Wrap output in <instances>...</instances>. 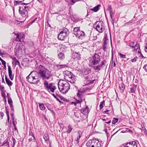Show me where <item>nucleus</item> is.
<instances>
[{"mask_svg":"<svg viewBox=\"0 0 147 147\" xmlns=\"http://www.w3.org/2000/svg\"><path fill=\"white\" fill-rule=\"evenodd\" d=\"M101 5L100 4L94 7L93 8L91 9L90 10L95 12H97L99 9V7Z\"/></svg>","mask_w":147,"mask_h":147,"instance_id":"obj_17","label":"nucleus"},{"mask_svg":"<svg viewBox=\"0 0 147 147\" xmlns=\"http://www.w3.org/2000/svg\"><path fill=\"white\" fill-rule=\"evenodd\" d=\"M57 67L59 69H60L63 68H64L66 67H67L68 66L66 65H60L58 64L57 65Z\"/></svg>","mask_w":147,"mask_h":147,"instance_id":"obj_21","label":"nucleus"},{"mask_svg":"<svg viewBox=\"0 0 147 147\" xmlns=\"http://www.w3.org/2000/svg\"><path fill=\"white\" fill-rule=\"evenodd\" d=\"M58 58L61 60L64 59L65 58V56L64 54L62 53H60L58 55Z\"/></svg>","mask_w":147,"mask_h":147,"instance_id":"obj_19","label":"nucleus"},{"mask_svg":"<svg viewBox=\"0 0 147 147\" xmlns=\"http://www.w3.org/2000/svg\"><path fill=\"white\" fill-rule=\"evenodd\" d=\"M9 78L11 80H13V79L14 76L12 74L9 75Z\"/></svg>","mask_w":147,"mask_h":147,"instance_id":"obj_48","label":"nucleus"},{"mask_svg":"<svg viewBox=\"0 0 147 147\" xmlns=\"http://www.w3.org/2000/svg\"><path fill=\"white\" fill-rule=\"evenodd\" d=\"M70 73H71V72L67 70H66L63 72V74L67 76L68 75H69V74Z\"/></svg>","mask_w":147,"mask_h":147,"instance_id":"obj_35","label":"nucleus"},{"mask_svg":"<svg viewBox=\"0 0 147 147\" xmlns=\"http://www.w3.org/2000/svg\"><path fill=\"white\" fill-rule=\"evenodd\" d=\"M3 145L5 146H6V145H7L8 146V147H9V142H8L7 141H5L3 144Z\"/></svg>","mask_w":147,"mask_h":147,"instance_id":"obj_43","label":"nucleus"},{"mask_svg":"<svg viewBox=\"0 0 147 147\" xmlns=\"http://www.w3.org/2000/svg\"><path fill=\"white\" fill-rule=\"evenodd\" d=\"M81 93H80V92H78L77 93V96L78 97V99L82 98L81 96Z\"/></svg>","mask_w":147,"mask_h":147,"instance_id":"obj_47","label":"nucleus"},{"mask_svg":"<svg viewBox=\"0 0 147 147\" xmlns=\"http://www.w3.org/2000/svg\"><path fill=\"white\" fill-rule=\"evenodd\" d=\"M118 54L121 58L125 59L126 58V56L125 55H123L121 53H118Z\"/></svg>","mask_w":147,"mask_h":147,"instance_id":"obj_38","label":"nucleus"},{"mask_svg":"<svg viewBox=\"0 0 147 147\" xmlns=\"http://www.w3.org/2000/svg\"><path fill=\"white\" fill-rule=\"evenodd\" d=\"M12 140L13 141V144H11V146L12 147H14L16 143V140L13 137L12 138Z\"/></svg>","mask_w":147,"mask_h":147,"instance_id":"obj_37","label":"nucleus"},{"mask_svg":"<svg viewBox=\"0 0 147 147\" xmlns=\"http://www.w3.org/2000/svg\"><path fill=\"white\" fill-rule=\"evenodd\" d=\"M1 95L4 98H5V97H6L5 93L3 91H2L1 92Z\"/></svg>","mask_w":147,"mask_h":147,"instance_id":"obj_44","label":"nucleus"},{"mask_svg":"<svg viewBox=\"0 0 147 147\" xmlns=\"http://www.w3.org/2000/svg\"><path fill=\"white\" fill-rule=\"evenodd\" d=\"M100 56L97 53H95L89 60V66L93 68L95 71H99L103 68L107 62L106 60L101 61L100 64H99L100 61Z\"/></svg>","mask_w":147,"mask_h":147,"instance_id":"obj_1","label":"nucleus"},{"mask_svg":"<svg viewBox=\"0 0 147 147\" xmlns=\"http://www.w3.org/2000/svg\"><path fill=\"white\" fill-rule=\"evenodd\" d=\"M8 71L9 75L12 74V71L11 70V67L10 66H8Z\"/></svg>","mask_w":147,"mask_h":147,"instance_id":"obj_40","label":"nucleus"},{"mask_svg":"<svg viewBox=\"0 0 147 147\" xmlns=\"http://www.w3.org/2000/svg\"><path fill=\"white\" fill-rule=\"evenodd\" d=\"M138 57L137 56H135L133 59H131V61L132 62H135L136 61Z\"/></svg>","mask_w":147,"mask_h":147,"instance_id":"obj_41","label":"nucleus"},{"mask_svg":"<svg viewBox=\"0 0 147 147\" xmlns=\"http://www.w3.org/2000/svg\"><path fill=\"white\" fill-rule=\"evenodd\" d=\"M58 87L61 92L65 94L68 92L70 89V85L67 82L60 80L58 83Z\"/></svg>","mask_w":147,"mask_h":147,"instance_id":"obj_2","label":"nucleus"},{"mask_svg":"<svg viewBox=\"0 0 147 147\" xmlns=\"http://www.w3.org/2000/svg\"><path fill=\"white\" fill-rule=\"evenodd\" d=\"M69 33L68 30L67 28H65L61 31L60 33V34L63 35L66 38Z\"/></svg>","mask_w":147,"mask_h":147,"instance_id":"obj_14","label":"nucleus"},{"mask_svg":"<svg viewBox=\"0 0 147 147\" xmlns=\"http://www.w3.org/2000/svg\"><path fill=\"white\" fill-rule=\"evenodd\" d=\"M80 20L78 18H76L74 20H73V21L75 22H77L78 21H79Z\"/></svg>","mask_w":147,"mask_h":147,"instance_id":"obj_62","label":"nucleus"},{"mask_svg":"<svg viewBox=\"0 0 147 147\" xmlns=\"http://www.w3.org/2000/svg\"><path fill=\"white\" fill-rule=\"evenodd\" d=\"M105 103V101H103L102 102H100V105L99 106L100 107V109L101 110L103 108V104Z\"/></svg>","mask_w":147,"mask_h":147,"instance_id":"obj_39","label":"nucleus"},{"mask_svg":"<svg viewBox=\"0 0 147 147\" xmlns=\"http://www.w3.org/2000/svg\"><path fill=\"white\" fill-rule=\"evenodd\" d=\"M145 71L147 72V64L145 65L143 67Z\"/></svg>","mask_w":147,"mask_h":147,"instance_id":"obj_51","label":"nucleus"},{"mask_svg":"<svg viewBox=\"0 0 147 147\" xmlns=\"http://www.w3.org/2000/svg\"><path fill=\"white\" fill-rule=\"evenodd\" d=\"M92 87H86L85 88V90H91L92 89Z\"/></svg>","mask_w":147,"mask_h":147,"instance_id":"obj_55","label":"nucleus"},{"mask_svg":"<svg viewBox=\"0 0 147 147\" xmlns=\"http://www.w3.org/2000/svg\"><path fill=\"white\" fill-rule=\"evenodd\" d=\"M28 6H20L19 7V12L21 16L23 17L27 18L28 16Z\"/></svg>","mask_w":147,"mask_h":147,"instance_id":"obj_7","label":"nucleus"},{"mask_svg":"<svg viewBox=\"0 0 147 147\" xmlns=\"http://www.w3.org/2000/svg\"><path fill=\"white\" fill-rule=\"evenodd\" d=\"M71 80H68V81L71 83L74 84L75 83L76 79V76L74 75L71 72V73L69 74L67 76Z\"/></svg>","mask_w":147,"mask_h":147,"instance_id":"obj_12","label":"nucleus"},{"mask_svg":"<svg viewBox=\"0 0 147 147\" xmlns=\"http://www.w3.org/2000/svg\"><path fill=\"white\" fill-rule=\"evenodd\" d=\"M136 85L134 84L131 88H130L131 92V93H134L136 90Z\"/></svg>","mask_w":147,"mask_h":147,"instance_id":"obj_24","label":"nucleus"},{"mask_svg":"<svg viewBox=\"0 0 147 147\" xmlns=\"http://www.w3.org/2000/svg\"><path fill=\"white\" fill-rule=\"evenodd\" d=\"M59 125L60 126V127L62 129H63L64 128V126L63 124L61 123H59Z\"/></svg>","mask_w":147,"mask_h":147,"instance_id":"obj_57","label":"nucleus"},{"mask_svg":"<svg viewBox=\"0 0 147 147\" xmlns=\"http://www.w3.org/2000/svg\"><path fill=\"white\" fill-rule=\"evenodd\" d=\"M39 75L43 80H49L52 76L51 71L45 68L40 69L39 71Z\"/></svg>","mask_w":147,"mask_h":147,"instance_id":"obj_3","label":"nucleus"},{"mask_svg":"<svg viewBox=\"0 0 147 147\" xmlns=\"http://www.w3.org/2000/svg\"><path fill=\"white\" fill-rule=\"evenodd\" d=\"M60 98L61 99V100H63L64 101H65V102H67L68 101V100L65 98L64 97H63L61 96H60Z\"/></svg>","mask_w":147,"mask_h":147,"instance_id":"obj_46","label":"nucleus"},{"mask_svg":"<svg viewBox=\"0 0 147 147\" xmlns=\"http://www.w3.org/2000/svg\"><path fill=\"white\" fill-rule=\"evenodd\" d=\"M105 24L102 21L96 22L94 25V27L99 32H102L105 30Z\"/></svg>","mask_w":147,"mask_h":147,"instance_id":"obj_6","label":"nucleus"},{"mask_svg":"<svg viewBox=\"0 0 147 147\" xmlns=\"http://www.w3.org/2000/svg\"><path fill=\"white\" fill-rule=\"evenodd\" d=\"M72 57L76 60H79L81 59V55L79 52H76L72 50Z\"/></svg>","mask_w":147,"mask_h":147,"instance_id":"obj_9","label":"nucleus"},{"mask_svg":"<svg viewBox=\"0 0 147 147\" xmlns=\"http://www.w3.org/2000/svg\"><path fill=\"white\" fill-rule=\"evenodd\" d=\"M144 132L145 133V135L146 137H147V130L146 129V128H144Z\"/></svg>","mask_w":147,"mask_h":147,"instance_id":"obj_59","label":"nucleus"},{"mask_svg":"<svg viewBox=\"0 0 147 147\" xmlns=\"http://www.w3.org/2000/svg\"><path fill=\"white\" fill-rule=\"evenodd\" d=\"M5 80L6 83L9 86H10L12 85L13 83L7 78L6 75H5Z\"/></svg>","mask_w":147,"mask_h":147,"instance_id":"obj_15","label":"nucleus"},{"mask_svg":"<svg viewBox=\"0 0 147 147\" xmlns=\"http://www.w3.org/2000/svg\"><path fill=\"white\" fill-rule=\"evenodd\" d=\"M80 31V27H77L74 28V35H75L77 33H78V32H79V31Z\"/></svg>","mask_w":147,"mask_h":147,"instance_id":"obj_28","label":"nucleus"},{"mask_svg":"<svg viewBox=\"0 0 147 147\" xmlns=\"http://www.w3.org/2000/svg\"><path fill=\"white\" fill-rule=\"evenodd\" d=\"M34 72L32 71L29 75L27 76L26 78L28 82L30 84H37L40 80L35 76L33 74Z\"/></svg>","mask_w":147,"mask_h":147,"instance_id":"obj_5","label":"nucleus"},{"mask_svg":"<svg viewBox=\"0 0 147 147\" xmlns=\"http://www.w3.org/2000/svg\"><path fill=\"white\" fill-rule=\"evenodd\" d=\"M32 137L33 138L34 140L35 141L36 140V138L34 134L32 131V130H30L29 131V137Z\"/></svg>","mask_w":147,"mask_h":147,"instance_id":"obj_20","label":"nucleus"},{"mask_svg":"<svg viewBox=\"0 0 147 147\" xmlns=\"http://www.w3.org/2000/svg\"><path fill=\"white\" fill-rule=\"evenodd\" d=\"M112 53V58L111 60H112V63H113V50H112L111 51Z\"/></svg>","mask_w":147,"mask_h":147,"instance_id":"obj_58","label":"nucleus"},{"mask_svg":"<svg viewBox=\"0 0 147 147\" xmlns=\"http://www.w3.org/2000/svg\"><path fill=\"white\" fill-rule=\"evenodd\" d=\"M44 85L45 89L49 92H54L56 88L55 86L53 85L52 83H51L49 84L48 82L46 81L44 82Z\"/></svg>","mask_w":147,"mask_h":147,"instance_id":"obj_8","label":"nucleus"},{"mask_svg":"<svg viewBox=\"0 0 147 147\" xmlns=\"http://www.w3.org/2000/svg\"><path fill=\"white\" fill-rule=\"evenodd\" d=\"M134 42H130L128 43V45L132 48H134Z\"/></svg>","mask_w":147,"mask_h":147,"instance_id":"obj_34","label":"nucleus"},{"mask_svg":"<svg viewBox=\"0 0 147 147\" xmlns=\"http://www.w3.org/2000/svg\"><path fill=\"white\" fill-rule=\"evenodd\" d=\"M118 119L114 117L112 121V124H115L116 123L118 122Z\"/></svg>","mask_w":147,"mask_h":147,"instance_id":"obj_33","label":"nucleus"},{"mask_svg":"<svg viewBox=\"0 0 147 147\" xmlns=\"http://www.w3.org/2000/svg\"><path fill=\"white\" fill-rule=\"evenodd\" d=\"M140 46L139 45V44L138 42H137L136 44L134 46V51H136L138 49H139V48L140 47Z\"/></svg>","mask_w":147,"mask_h":147,"instance_id":"obj_27","label":"nucleus"},{"mask_svg":"<svg viewBox=\"0 0 147 147\" xmlns=\"http://www.w3.org/2000/svg\"><path fill=\"white\" fill-rule=\"evenodd\" d=\"M4 115V114L2 112L0 113V120L3 119V117Z\"/></svg>","mask_w":147,"mask_h":147,"instance_id":"obj_52","label":"nucleus"},{"mask_svg":"<svg viewBox=\"0 0 147 147\" xmlns=\"http://www.w3.org/2000/svg\"><path fill=\"white\" fill-rule=\"evenodd\" d=\"M7 21V19L5 18H0V22L3 23H5Z\"/></svg>","mask_w":147,"mask_h":147,"instance_id":"obj_36","label":"nucleus"},{"mask_svg":"<svg viewBox=\"0 0 147 147\" xmlns=\"http://www.w3.org/2000/svg\"><path fill=\"white\" fill-rule=\"evenodd\" d=\"M22 1H15L14 2V5L15 6H16L17 5H19L20 4H21L22 3Z\"/></svg>","mask_w":147,"mask_h":147,"instance_id":"obj_31","label":"nucleus"},{"mask_svg":"<svg viewBox=\"0 0 147 147\" xmlns=\"http://www.w3.org/2000/svg\"><path fill=\"white\" fill-rule=\"evenodd\" d=\"M16 36V40L18 41H21L20 40V36L18 34H15Z\"/></svg>","mask_w":147,"mask_h":147,"instance_id":"obj_32","label":"nucleus"},{"mask_svg":"<svg viewBox=\"0 0 147 147\" xmlns=\"http://www.w3.org/2000/svg\"><path fill=\"white\" fill-rule=\"evenodd\" d=\"M91 71V69L89 68H87L84 71V75H87L90 73Z\"/></svg>","mask_w":147,"mask_h":147,"instance_id":"obj_23","label":"nucleus"},{"mask_svg":"<svg viewBox=\"0 0 147 147\" xmlns=\"http://www.w3.org/2000/svg\"><path fill=\"white\" fill-rule=\"evenodd\" d=\"M9 112L8 111H7L6 114H7V120H8V121H9Z\"/></svg>","mask_w":147,"mask_h":147,"instance_id":"obj_60","label":"nucleus"},{"mask_svg":"<svg viewBox=\"0 0 147 147\" xmlns=\"http://www.w3.org/2000/svg\"><path fill=\"white\" fill-rule=\"evenodd\" d=\"M109 110H107L106 111H103V113L104 114L106 113L107 114H109L108 112H109Z\"/></svg>","mask_w":147,"mask_h":147,"instance_id":"obj_61","label":"nucleus"},{"mask_svg":"<svg viewBox=\"0 0 147 147\" xmlns=\"http://www.w3.org/2000/svg\"><path fill=\"white\" fill-rule=\"evenodd\" d=\"M85 79L87 81L86 83L85 84L87 85L92 84L95 81V79L92 80V79L88 77V76L85 77Z\"/></svg>","mask_w":147,"mask_h":147,"instance_id":"obj_13","label":"nucleus"},{"mask_svg":"<svg viewBox=\"0 0 147 147\" xmlns=\"http://www.w3.org/2000/svg\"><path fill=\"white\" fill-rule=\"evenodd\" d=\"M109 12H110V16L111 18V19L112 20L113 18H112V15L113 14V13L112 10L109 11Z\"/></svg>","mask_w":147,"mask_h":147,"instance_id":"obj_56","label":"nucleus"},{"mask_svg":"<svg viewBox=\"0 0 147 147\" xmlns=\"http://www.w3.org/2000/svg\"><path fill=\"white\" fill-rule=\"evenodd\" d=\"M73 128L71 125H69L68 126L67 130L66 131L67 133L69 134L71 131L72 130Z\"/></svg>","mask_w":147,"mask_h":147,"instance_id":"obj_26","label":"nucleus"},{"mask_svg":"<svg viewBox=\"0 0 147 147\" xmlns=\"http://www.w3.org/2000/svg\"><path fill=\"white\" fill-rule=\"evenodd\" d=\"M39 106L40 109L42 111L44 110L45 109L44 104L43 103H40Z\"/></svg>","mask_w":147,"mask_h":147,"instance_id":"obj_30","label":"nucleus"},{"mask_svg":"<svg viewBox=\"0 0 147 147\" xmlns=\"http://www.w3.org/2000/svg\"><path fill=\"white\" fill-rule=\"evenodd\" d=\"M88 111V108L87 106L86 107V108L83 109L81 110V112L83 114H85L86 113H87Z\"/></svg>","mask_w":147,"mask_h":147,"instance_id":"obj_29","label":"nucleus"},{"mask_svg":"<svg viewBox=\"0 0 147 147\" xmlns=\"http://www.w3.org/2000/svg\"><path fill=\"white\" fill-rule=\"evenodd\" d=\"M76 37L79 39L82 40L85 37V34L84 32L80 30L75 35Z\"/></svg>","mask_w":147,"mask_h":147,"instance_id":"obj_11","label":"nucleus"},{"mask_svg":"<svg viewBox=\"0 0 147 147\" xmlns=\"http://www.w3.org/2000/svg\"><path fill=\"white\" fill-rule=\"evenodd\" d=\"M119 88H120L121 92H123L125 88V85L123 83H121L119 84Z\"/></svg>","mask_w":147,"mask_h":147,"instance_id":"obj_22","label":"nucleus"},{"mask_svg":"<svg viewBox=\"0 0 147 147\" xmlns=\"http://www.w3.org/2000/svg\"><path fill=\"white\" fill-rule=\"evenodd\" d=\"M101 143L103 144L102 143ZM86 145L87 147H102V146L101 142L97 140L94 139L88 141Z\"/></svg>","mask_w":147,"mask_h":147,"instance_id":"obj_4","label":"nucleus"},{"mask_svg":"<svg viewBox=\"0 0 147 147\" xmlns=\"http://www.w3.org/2000/svg\"><path fill=\"white\" fill-rule=\"evenodd\" d=\"M82 102V98L78 99V100H76V102L78 103H80Z\"/></svg>","mask_w":147,"mask_h":147,"instance_id":"obj_45","label":"nucleus"},{"mask_svg":"<svg viewBox=\"0 0 147 147\" xmlns=\"http://www.w3.org/2000/svg\"><path fill=\"white\" fill-rule=\"evenodd\" d=\"M8 102L9 104H13V101L11 98L9 97L8 100Z\"/></svg>","mask_w":147,"mask_h":147,"instance_id":"obj_42","label":"nucleus"},{"mask_svg":"<svg viewBox=\"0 0 147 147\" xmlns=\"http://www.w3.org/2000/svg\"><path fill=\"white\" fill-rule=\"evenodd\" d=\"M132 22H131V21L129 22H127L126 23L124 24V26H127L129 25H130L131 24Z\"/></svg>","mask_w":147,"mask_h":147,"instance_id":"obj_50","label":"nucleus"},{"mask_svg":"<svg viewBox=\"0 0 147 147\" xmlns=\"http://www.w3.org/2000/svg\"><path fill=\"white\" fill-rule=\"evenodd\" d=\"M58 39L61 40H63L65 39L66 38L63 35L59 34L58 36Z\"/></svg>","mask_w":147,"mask_h":147,"instance_id":"obj_25","label":"nucleus"},{"mask_svg":"<svg viewBox=\"0 0 147 147\" xmlns=\"http://www.w3.org/2000/svg\"><path fill=\"white\" fill-rule=\"evenodd\" d=\"M138 144V141L136 140L134 141L130 142L125 144V147H138L137 145Z\"/></svg>","mask_w":147,"mask_h":147,"instance_id":"obj_10","label":"nucleus"},{"mask_svg":"<svg viewBox=\"0 0 147 147\" xmlns=\"http://www.w3.org/2000/svg\"><path fill=\"white\" fill-rule=\"evenodd\" d=\"M4 89V86H1V85L0 84V90H1V92L2 91H3V90Z\"/></svg>","mask_w":147,"mask_h":147,"instance_id":"obj_54","label":"nucleus"},{"mask_svg":"<svg viewBox=\"0 0 147 147\" xmlns=\"http://www.w3.org/2000/svg\"><path fill=\"white\" fill-rule=\"evenodd\" d=\"M1 61L2 62V64L4 65V66L5 67H6V62H5V61L3 60Z\"/></svg>","mask_w":147,"mask_h":147,"instance_id":"obj_53","label":"nucleus"},{"mask_svg":"<svg viewBox=\"0 0 147 147\" xmlns=\"http://www.w3.org/2000/svg\"><path fill=\"white\" fill-rule=\"evenodd\" d=\"M43 138L47 143H49V144H51V142L49 141V138L48 135L47 134L44 135Z\"/></svg>","mask_w":147,"mask_h":147,"instance_id":"obj_16","label":"nucleus"},{"mask_svg":"<svg viewBox=\"0 0 147 147\" xmlns=\"http://www.w3.org/2000/svg\"><path fill=\"white\" fill-rule=\"evenodd\" d=\"M29 138L28 140V141L29 142H31L33 140V138L32 139V137H29Z\"/></svg>","mask_w":147,"mask_h":147,"instance_id":"obj_63","label":"nucleus"},{"mask_svg":"<svg viewBox=\"0 0 147 147\" xmlns=\"http://www.w3.org/2000/svg\"><path fill=\"white\" fill-rule=\"evenodd\" d=\"M11 58L12 60H13L14 63H15V65H17L18 64L20 65V62L17 59L16 57H11Z\"/></svg>","mask_w":147,"mask_h":147,"instance_id":"obj_18","label":"nucleus"},{"mask_svg":"<svg viewBox=\"0 0 147 147\" xmlns=\"http://www.w3.org/2000/svg\"><path fill=\"white\" fill-rule=\"evenodd\" d=\"M52 45H54L55 47H56L59 46L58 44L57 43H53Z\"/></svg>","mask_w":147,"mask_h":147,"instance_id":"obj_64","label":"nucleus"},{"mask_svg":"<svg viewBox=\"0 0 147 147\" xmlns=\"http://www.w3.org/2000/svg\"><path fill=\"white\" fill-rule=\"evenodd\" d=\"M107 10L109 11H111L112 10L111 6V5H109L108 6V8H107Z\"/></svg>","mask_w":147,"mask_h":147,"instance_id":"obj_49","label":"nucleus"}]
</instances>
